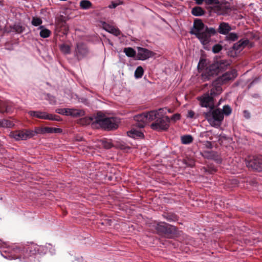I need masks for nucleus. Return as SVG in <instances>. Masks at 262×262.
I'll list each match as a JSON object with an SVG mask.
<instances>
[{"label":"nucleus","instance_id":"obj_37","mask_svg":"<svg viewBox=\"0 0 262 262\" xmlns=\"http://www.w3.org/2000/svg\"><path fill=\"white\" fill-rule=\"evenodd\" d=\"M223 49L222 45L220 44H215L212 47V52L214 53L220 52Z\"/></svg>","mask_w":262,"mask_h":262},{"label":"nucleus","instance_id":"obj_18","mask_svg":"<svg viewBox=\"0 0 262 262\" xmlns=\"http://www.w3.org/2000/svg\"><path fill=\"white\" fill-rule=\"evenodd\" d=\"M231 30L230 25L225 22H222L220 23L218 28V32L219 33L223 35H227Z\"/></svg>","mask_w":262,"mask_h":262},{"label":"nucleus","instance_id":"obj_35","mask_svg":"<svg viewBox=\"0 0 262 262\" xmlns=\"http://www.w3.org/2000/svg\"><path fill=\"white\" fill-rule=\"evenodd\" d=\"M222 112L223 115L224 114L226 116H228L231 113L232 110L229 105H226L224 106Z\"/></svg>","mask_w":262,"mask_h":262},{"label":"nucleus","instance_id":"obj_36","mask_svg":"<svg viewBox=\"0 0 262 262\" xmlns=\"http://www.w3.org/2000/svg\"><path fill=\"white\" fill-rule=\"evenodd\" d=\"M34 136L36 134H45L44 127H37L35 128L34 130H33Z\"/></svg>","mask_w":262,"mask_h":262},{"label":"nucleus","instance_id":"obj_49","mask_svg":"<svg viewBox=\"0 0 262 262\" xmlns=\"http://www.w3.org/2000/svg\"><path fill=\"white\" fill-rule=\"evenodd\" d=\"M166 113H167V111L168 113H172V112L171 111V110H170V109H169V108H167V107H166Z\"/></svg>","mask_w":262,"mask_h":262},{"label":"nucleus","instance_id":"obj_47","mask_svg":"<svg viewBox=\"0 0 262 262\" xmlns=\"http://www.w3.org/2000/svg\"><path fill=\"white\" fill-rule=\"evenodd\" d=\"M50 103L51 104H55L56 103V100L54 97H51L50 99Z\"/></svg>","mask_w":262,"mask_h":262},{"label":"nucleus","instance_id":"obj_8","mask_svg":"<svg viewBox=\"0 0 262 262\" xmlns=\"http://www.w3.org/2000/svg\"><path fill=\"white\" fill-rule=\"evenodd\" d=\"M94 123L104 129L111 130L117 127V125L115 122L113 118H104L98 114L96 117Z\"/></svg>","mask_w":262,"mask_h":262},{"label":"nucleus","instance_id":"obj_50","mask_svg":"<svg viewBox=\"0 0 262 262\" xmlns=\"http://www.w3.org/2000/svg\"><path fill=\"white\" fill-rule=\"evenodd\" d=\"M204 134V133H201V134H200V136L201 137H203V136H204V135H203V134Z\"/></svg>","mask_w":262,"mask_h":262},{"label":"nucleus","instance_id":"obj_2","mask_svg":"<svg viewBox=\"0 0 262 262\" xmlns=\"http://www.w3.org/2000/svg\"><path fill=\"white\" fill-rule=\"evenodd\" d=\"M190 33L194 35L204 46L208 45L211 41V36L216 33L214 28H209L199 18L194 19L193 27Z\"/></svg>","mask_w":262,"mask_h":262},{"label":"nucleus","instance_id":"obj_20","mask_svg":"<svg viewBox=\"0 0 262 262\" xmlns=\"http://www.w3.org/2000/svg\"><path fill=\"white\" fill-rule=\"evenodd\" d=\"M11 111V108L9 104L7 101H3L0 100V112L8 113Z\"/></svg>","mask_w":262,"mask_h":262},{"label":"nucleus","instance_id":"obj_3","mask_svg":"<svg viewBox=\"0 0 262 262\" xmlns=\"http://www.w3.org/2000/svg\"><path fill=\"white\" fill-rule=\"evenodd\" d=\"M166 107L149 111V121L152 122L150 128L157 131L167 130L169 127L170 118L166 116Z\"/></svg>","mask_w":262,"mask_h":262},{"label":"nucleus","instance_id":"obj_13","mask_svg":"<svg viewBox=\"0 0 262 262\" xmlns=\"http://www.w3.org/2000/svg\"><path fill=\"white\" fill-rule=\"evenodd\" d=\"M89 53V51L85 44L82 42H78L76 44L74 52V56L78 60H80L86 57Z\"/></svg>","mask_w":262,"mask_h":262},{"label":"nucleus","instance_id":"obj_48","mask_svg":"<svg viewBox=\"0 0 262 262\" xmlns=\"http://www.w3.org/2000/svg\"><path fill=\"white\" fill-rule=\"evenodd\" d=\"M206 146L208 148H212V145L211 142H210V141H207L206 142Z\"/></svg>","mask_w":262,"mask_h":262},{"label":"nucleus","instance_id":"obj_23","mask_svg":"<svg viewBox=\"0 0 262 262\" xmlns=\"http://www.w3.org/2000/svg\"><path fill=\"white\" fill-rule=\"evenodd\" d=\"M191 13L195 16H202L205 14V10L202 8L196 6L192 8Z\"/></svg>","mask_w":262,"mask_h":262},{"label":"nucleus","instance_id":"obj_41","mask_svg":"<svg viewBox=\"0 0 262 262\" xmlns=\"http://www.w3.org/2000/svg\"><path fill=\"white\" fill-rule=\"evenodd\" d=\"M205 2L207 5H208L217 4L219 3V0H205Z\"/></svg>","mask_w":262,"mask_h":262},{"label":"nucleus","instance_id":"obj_40","mask_svg":"<svg viewBox=\"0 0 262 262\" xmlns=\"http://www.w3.org/2000/svg\"><path fill=\"white\" fill-rule=\"evenodd\" d=\"M122 3L121 2H112L111 4L108 6V7L110 9H114L116 8L118 5L121 4Z\"/></svg>","mask_w":262,"mask_h":262},{"label":"nucleus","instance_id":"obj_32","mask_svg":"<svg viewBox=\"0 0 262 262\" xmlns=\"http://www.w3.org/2000/svg\"><path fill=\"white\" fill-rule=\"evenodd\" d=\"M42 23V20L40 17L34 16L32 17L31 24L35 27L40 26Z\"/></svg>","mask_w":262,"mask_h":262},{"label":"nucleus","instance_id":"obj_10","mask_svg":"<svg viewBox=\"0 0 262 262\" xmlns=\"http://www.w3.org/2000/svg\"><path fill=\"white\" fill-rule=\"evenodd\" d=\"M28 114L31 117H36L41 119L57 121H60L61 120L60 116L56 115L48 114L45 112L30 111L28 112Z\"/></svg>","mask_w":262,"mask_h":262},{"label":"nucleus","instance_id":"obj_5","mask_svg":"<svg viewBox=\"0 0 262 262\" xmlns=\"http://www.w3.org/2000/svg\"><path fill=\"white\" fill-rule=\"evenodd\" d=\"M237 76V71L232 69L225 72L222 76L216 78L213 81L211 85L215 89L216 93L221 94L223 91L222 85L232 81Z\"/></svg>","mask_w":262,"mask_h":262},{"label":"nucleus","instance_id":"obj_9","mask_svg":"<svg viewBox=\"0 0 262 262\" xmlns=\"http://www.w3.org/2000/svg\"><path fill=\"white\" fill-rule=\"evenodd\" d=\"M155 229L159 235H171L177 232V228L165 222H160L155 226Z\"/></svg>","mask_w":262,"mask_h":262},{"label":"nucleus","instance_id":"obj_14","mask_svg":"<svg viewBox=\"0 0 262 262\" xmlns=\"http://www.w3.org/2000/svg\"><path fill=\"white\" fill-rule=\"evenodd\" d=\"M149 112L143 113L137 115L134 117V120L136 121L135 126L140 128L144 127L146 122L149 121Z\"/></svg>","mask_w":262,"mask_h":262},{"label":"nucleus","instance_id":"obj_17","mask_svg":"<svg viewBox=\"0 0 262 262\" xmlns=\"http://www.w3.org/2000/svg\"><path fill=\"white\" fill-rule=\"evenodd\" d=\"M103 28L107 31L108 32H110L115 36H118L120 35L121 34V32L119 30V29L112 26L108 24H107L105 22H103L102 24Z\"/></svg>","mask_w":262,"mask_h":262},{"label":"nucleus","instance_id":"obj_38","mask_svg":"<svg viewBox=\"0 0 262 262\" xmlns=\"http://www.w3.org/2000/svg\"><path fill=\"white\" fill-rule=\"evenodd\" d=\"M181 119V115L178 113H176L173 115L171 118H170V121H171L173 122H176V121L179 120Z\"/></svg>","mask_w":262,"mask_h":262},{"label":"nucleus","instance_id":"obj_44","mask_svg":"<svg viewBox=\"0 0 262 262\" xmlns=\"http://www.w3.org/2000/svg\"><path fill=\"white\" fill-rule=\"evenodd\" d=\"M194 116V112L192 111H189L187 115V118H193Z\"/></svg>","mask_w":262,"mask_h":262},{"label":"nucleus","instance_id":"obj_11","mask_svg":"<svg viewBox=\"0 0 262 262\" xmlns=\"http://www.w3.org/2000/svg\"><path fill=\"white\" fill-rule=\"evenodd\" d=\"M33 130L24 129L11 132L10 136L16 141L26 140L34 136Z\"/></svg>","mask_w":262,"mask_h":262},{"label":"nucleus","instance_id":"obj_21","mask_svg":"<svg viewBox=\"0 0 262 262\" xmlns=\"http://www.w3.org/2000/svg\"><path fill=\"white\" fill-rule=\"evenodd\" d=\"M162 216L168 222H175L178 220V216L172 212L164 213Z\"/></svg>","mask_w":262,"mask_h":262},{"label":"nucleus","instance_id":"obj_4","mask_svg":"<svg viewBox=\"0 0 262 262\" xmlns=\"http://www.w3.org/2000/svg\"><path fill=\"white\" fill-rule=\"evenodd\" d=\"M229 62L225 59L217 60L210 64L202 74L203 79L209 80L211 76L217 75L220 72L225 70L229 65Z\"/></svg>","mask_w":262,"mask_h":262},{"label":"nucleus","instance_id":"obj_15","mask_svg":"<svg viewBox=\"0 0 262 262\" xmlns=\"http://www.w3.org/2000/svg\"><path fill=\"white\" fill-rule=\"evenodd\" d=\"M137 58L138 60H145L155 55L152 51L144 48L137 47Z\"/></svg>","mask_w":262,"mask_h":262},{"label":"nucleus","instance_id":"obj_27","mask_svg":"<svg viewBox=\"0 0 262 262\" xmlns=\"http://www.w3.org/2000/svg\"><path fill=\"white\" fill-rule=\"evenodd\" d=\"M99 145L102 146L105 149H110L113 147L111 141L106 139H103L99 141Z\"/></svg>","mask_w":262,"mask_h":262},{"label":"nucleus","instance_id":"obj_6","mask_svg":"<svg viewBox=\"0 0 262 262\" xmlns=\"http://www.w3.org/2000/svg\"><path fill=\"white\" fill-rule=\"evenodd\" d=\"M204 116L209 124L215 127L220 126L224 119L222 110L218 108H210L208 112L204 113Z\"/></svg>","mask_w":262,"mask_h":262},{"label":"nucleus","instance_id":"obj_46","mask_svg":"<svg viewBox=\"0 0 262 262\" xmlns=\"http://www.w3.org/2000/svg\"><path fill=\"white\" fill-rule=\"evenodd\" d=\"M64 110V108H57L55 110V112L59 114L63 115Z\"/></svg>","mask_w":262,"mask_h":262},{"label":"nucleus","instance_id":"obj_34","mask_svg":"<svg viewBox=\"0 0 262 262\" xmlns=\"http://www.w3.org/2000/svg\"><path fill=\"white\" fill-rule=\"evenodd\" d=\"M60 50L64 54H68L70 53V47L69 45L62 44L60 46Z\"/></svg>","mask_w":262,"mask_h":262},{"label":"nucleus","instance_id":"obj_45","mask_svg":"<svg viewBox=\"0 0 262 262\" xmlns=\"http://www.w3.org/2000/svg\"><path fill=\"white\" fill-rule=\"evenodd\" d=\"M243 113H244V116L246 118H247V119L250 118V114L248 111H247V110L244 111Z\"/></svg>","mask_w":262,"mask_h":262},{"label":"nucleus","instance_id":"obj_12","mask_svg":"<svg viewBox=\"0 0 262 262\" xmlns=\"http://www.w3.org/2000/svg\"><path fill=\"white\" fill-rule=\"evenodd\" d=\"M247 167L258 171H262V156L249 157L246 160Z\"/></svg>","mask_w":262,"mask_h":262},{"label":"nucleus","instance_id":"obj_31","mask_svg":"<svg viewBox=\"0 0 262 262\" xmlns=\"http://www.w3.org/2000/svg\"><path fill=\"white\" fill-rule=\"evenodd\" d=\"M238 36L237 33L234 32L228 33L226 35V39L228 41H234L237 40Z\"/></svg>","mask_w":262,"mask_h":262},{"label":"nucleus","instance_id":"obj_1","mask_svg":"<svg viewBox=\"0 0 262 262\" xmlns=\"http://www.w3.org/2000/svg\"><path fill=\"white\" fill-rule=\"evenodd\" d=\"M48 249L52 254L55 253V249H52L50 244L39 246L34 243L13 245L2 250L1 252L4 257L8 259H19L22 262H34L37 254H44Z\"/></svg>","mask_w":262,"mask_h":262},{"label":"nucleus","instance_id":"obj_33","mask_svg":"<svg viewBox=\"0 0 262 262\" xmlns=\"http://www.w3.org/2000/svg\"><path fill=\"white\" fill-rule=\"evenodd\" d=\"M144 74V69L141 66L137 67L135 72V77L138 79L141 78Z\"/></svg>","mask_w":262,"mask_h":262},{"label":"nucleus","instance_id":"obj_42","mask_svg":"<svg viewBox=\"0 0 262 262\" xmlns=\"http://www.w3.org/2000/svg\"><path fill=\"white\" fill-rule=\"evenodd\" d=\"M241 43L243 48L246 47L249 43V40L248 39H241L240 40Z\"/></svg>","mask_w":262,"mask_h":262},{"label":"nucleus","instance_id":"obj_29","mask_svg":"<svg viewBox=\"0 0 262 262\" xmlns=\"http://www.w3.org/2000/svg\"><path fill=\"white\" fill-rule=\"evenodd\" d=\"M14 123L7 119L0 120V127L11 128L14 126Z\"/></svg>","mask_w":262,"mask_h":262},{"label":"nucleus","instance_id":"obj_43","mask_svg":"<svg viewBox=\"0 0 262 262\" xmlns=\"http://www.w3.org/2000/svg\"><path fill=\"white\" fill-rule=\"evenodd\" d=\"M202 156L207 159H211L212 158L211 152L209 151H204L202 154Z\"/></svg>","mask_w":262,"mask_h":262},{"label":"nucleus","instance_id":"obj_26","mask_svg":"<svg viewBox=\"0 0 262 262\" xmlns=\"http://www.w3.org/2000/svg\"><path fill=\"white\" fill-rule=\"evenodd\" d=\"M44 132L45 134L61 133L62 129L60 128L44 127Z\"/></svg>","mask_w":262,"mask_h":262},{"label":"nucleus","instance_id":"obj_16","mask_svg":"<svg viewBox=\"0 0 262 262\" xmlns=\"http://www.w3.org/2000/svg\"><path fill=\"white\" fill-rule=\"evenodd\" d=\"M63 115L77 118L84 116V112L82 110L67 108H64Z\"/></svg>","mask_w":262,"mask_h":262},{"label":"nucleus","instance_id":"obj_24","mask_svg":"<svg viewBox=\"0 0 262 262\" xmlns=\"http://www.w3.org/2000/svg\"><path fill=\"white\" fill-rule=\"evenodd\" d=\"M11 29L13 32H15L16 33L20 34L24 32L25 30V27L21 25L20 23L15 24L12 27Z\"/></svg>","mask_w":262,"mask_h":262},{"label":"nucleus","instance_id":"obj_39","mask_svg":"<svg viewBox=\"0 0 262 262\" xmlns=\"http://www.w3.org/2000/svg\"><path fill=\"white\" fill-rule=\"evenodd\" d=\"M233 49H234V50H236V51H238V50L239 51L243 49V48L241 43L240 40H239L238 42H237L236 43L234 44Z\"/></svg>","mask_w":262,"mask_h":262},{"label":"nucleus","instance_id":"obj_28","mask_svg":"<svg viewBox=\"0 0 262 262\" xmlns=\"http://www.w3.org/2000/svg\"><path fill=\"white\" fill-rule=\"evenodd\" d=\"M124 53L129 57H134L136 55V51L131 47L125 48L123 50Z\"/></svg>","mask_w":262,"mask_h":262},{"label":"nucleus","instance_id":"obj_7","mask_svg":"<svg viewBox=\"0 0 262 262\" xmlns=\"http://www.w3.org/2000/svg\"><path fill=\"white\" fill-rule=\"evenodd\" d=\"M220 94L216 93V90L213 86L211 85V89L200 97H198V100L200 101V105L202 107L210 108H213L214 105V97Z\"/></svg>","mask_w":262,"mask_h":262},{"label":"nucleus","instance_id":"obj_19","mask_svg":"<svg viewBox=\"0 0 262 262\" xmlns=\"http://www.w3.org/2000/svg\"><path fill=\"white\" fill-rule=\"evenodd\" d=\"M127 135L134 139L140 138L144 137V134L142 132L134 128L128 131L127 132Z\"/></svg>","mask_w":262,"mask_h":262},{"label":"nucleus","instance_id":"obj_22","mask_svg":"<svg viewBox=\"0 0 262 262\" xmlns=\"http://www.w3.org/2000/svg\"><path fill=\"white\" fill-rule=\"evenodd\" d=\"M38 29L40 30L39 35L42 38H47L51 34V31L43 26H40Z\"/></svg>","mask_w":262,"mask_h":262},{"label":"nucleus","instance_id":"obj_30","mask_svg":"<svg viewBox=\"0 0 262 262\" xmlns=\"http://www.w3.org/2000/svg\"><path fill=\"white\" fill-rule=\"evenodd\" d=\"M92 3L88 0H82L80 2V7L82 9H89L92 7Z\"/></svg>","mask_w":262,"mask_h":262},{"label":"nucleus","instance_id":"obj_25","mask_svg":"<svg viewBox=\"0 0 262 262\" xmlns=\"http://www.w3.org/2000/svg\"><path fill=\"white\" fill-rule=\"evenodd\" d=\"M193 138L190 135H183L181 137V143L183 144H189L193 142Z\"/></svg>","mask_w":262,"mask_h":262}]
</instances>
